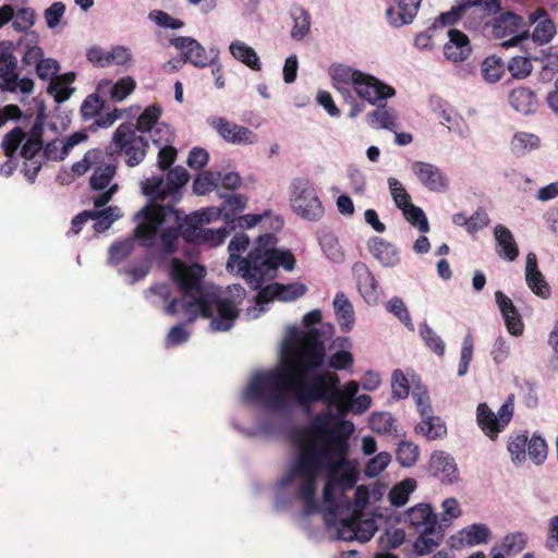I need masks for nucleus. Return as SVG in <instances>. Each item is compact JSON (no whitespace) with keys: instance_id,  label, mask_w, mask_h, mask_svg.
<instances>
[{"instance_id":"obj_14","label":"nucleus","mask_w":558,"mask_h":558,"mask_svg":"<svg viewBox=\"0 0 558 558\" xmlns=\"http://www.w3.org/2000/svg\"><path fill=\"white\" fill-rule=\"evenodd\" d=\"M0 80L1 88L7 92H21L29 95L34 90V81L28 77L19 78L17 60L12 53L0 56Z\"/></svg>"},{"instance_id":"obj_26","label":"nucleus","mask_w":558,"mask_h":558,"mask_svg":"<svg viewBox=\"0 0 558 558\" xmlns=\"http://www.w3.org/2000/svg\"><path fill=\"white\" fill-rule=\"evenodd\" d=\"M508 104L517 113L529 117L539 109V99L534 90L525 86L511 89L508 94Z\"/></svg>"},{"instance_id":"obj_55","label":"nucleus","mask_w":558,"mask_h":558,"mask_svg":"<svg viewBox=\"0 0 558 558\" xmlns=\"http://www.w3.org/2000/svg\"><path fill=\"white\" fill-rule=\"evenodd\" d=\"M397 461L404 468L413 466L420 457L418 447L408 440H402L399 442L397 448Z\"/></svg>"},{"instance_id":"obj_59","label":"nucleus","mask_w":558,"mask_h":558,"mask_svg":"<svg viewBox=\"0 0 558 558\" xmlns=\"http://www.w3.org/2000/svg\"><path fill=\"white\" fill-rule=\"evenodd\" d=\"M389 194L397 208H402L403 205L411 202V196L405 190L403 183L395 177L387 179Z\"/></svg>"},{"instance_id":"obj_16","label":"nucleus","mask_w":558,"mask_h":558,"mask_svg":"<svg viewBox=\"0 0 558 558\" xmlns=\"http://www.w3.org/2000/svg\"><path fill=\"white\" fill-rule=\"evenodd\" d=\"M352 274L362 299L371 306L377 305L383 291L373 271L364 263L359 262L353 265Z\"/></svg>"},{"instance_id":"obj_23","label":"nucleus","mask_w":558,"mask_h":558,"mask_svg":"<svg viewBox=\"0 0 558 558\" xmlns=\"http://www.w3.org/2000/svg\"><path fill=\"white\" fill-rule=\"evenodd\" d=\"M404 523L415 530H436L438 515L428 502H418L404 512Z\"/></svg>"},{"instance_id":"obj_37","label":"nucleus","mask_w":558,"mask_h":558,"mask_svg":"<svg viewBox=\"0 0 558 558\" xmlns=\"http://www.w3.org/2000/svg\"><path fill=\"white\" fill-rule=\"evenodd\" d=\"M421 417V422L415 426L416 434L424 436L428 440L441 439L446 436L447 427L439 416H435L430 412L429 415H422Z\"/></svg>"},{"instance_id":"obj_43","label":"nucleus","mask_w":558,"mask_h":558,"mask_svg":"<svg viewBox=\"0 0 558 558\" xmlns=\"http://www.w3.org/2000/svg\"><path fill=\"white\" fill-rule=\"evenodd\" d=\"M462 514L463 510L460 501L456 497H447L440 504L437 524H439V527H450Z\"/></svg>"},{"instance_id":"obj_31","label":"nucleus","mask_w":558,"mask_h":558,"mask_svg":"<svg viewBox=\"0 0 558 558\" xmlns=\"http://www.w3.org/2000/svg\"><path fill=\"white\" fill-rule=\"evenodd\" d=\"M525 281L531 291L546 300L550 296V288L543 274L537 267V259L534 253H529L525 257Z\"/></svg>"},{"instance_id":"obj_2","label":"nucleus","mask_w":558,"mask_h":558,"mask_svg":"<svg viewBox=\"0 0 558 558\" xmlns=\"http://www.w3.org/2000/svg\"><path fill=\"white\" fill-rule=\"evenodd\" d=\"M355 481L356 473L352 468L318 471L306 495L291 476V470H286L277 483V490L301 500L306 513L320 512L331 538L366 543L377 531L376 521L361 513H349L351 502L343 495Z\"/></svg>"},{"instance_id":"obj_47","label":"nucleus","mask_w":558,"mask_h":558,"mask_svg":"<svg viewBox=\"0 0 558 558\" xmlns=\"http://www.w3.org/2000/svg\"><path fill=\"white\" fill-rule=\"evenodd\" d=\"M527 440L529 437L525 434L511 435L508 438L507 450L515 465H522L526 461Z\"/></svg>"},{"instance_id":"obj_40","label":"nucleus","mask_w":558,"mask_h":558,"mask_svg":"<svg viewBox=\"0 0 558 558\" xmlns=\"http://www.w3.org/2000/svg\"><path fill=\"white\" fill-rule=\"evenodd\" d=\"M75 80L74 72H68L61 75H57L50 81L48 86V93L59 104L68 100L74 93V88L71 86Z\"/></svg>"},{"instance_id":"obj_64","label":"nucleus","mask_w":558,"mask_h":558,"mask_svg":"<svg viewBox=\"0 0 558 558\" xmlns=\"http://www.w3.org/2000/svg\"><path fill=\"white\" fill-rule=\"evenodd\" d=\"M107 98L104 94H100L97 89L95 94L89 95L81 106V112L84 118H92L96 116L104 107Z\"/></svg>"},{"instance_id":"obj_7","label":"nucleus","mask_w":558,"mask_h":558,"mask_svg":"<svg viewBox=\"0 0 558 558\" xmlns=\"http://www.w3.org/2000/svg\"><path fill=\"white\" fill-rule=\"evenodd\" d=\"M289 205L295 216L306 221H319L325 215V207L317 189L305 177H298L291 181Z\"/></svg>"},{"instance_id":"obj_27","label":"nucleus","mask_w":558,"mask_h":558,"mask_svg":"<svg viewBox=\"0 0 558 558\" xmlns=\"http://www.w3.org/2000/svg\"><path fill=\"white\" fill-rule=\"evenodd\" d=\"M306 292V284L300 281L288 284L274 282L260 289V300L277 299L281 302H292L302 298Z\"/></svg>"},{"instance_id":"obj_9","label":"nucleus","mask_w":558,"mask_h":558,"mask_svg":"<svg viewBox=\"0 0 558 558\" xmlns=\"http://www.w3.org/2000/svg\"><path fill=\"white\" fill-rule=\"evenodd\" d=\"M514 412L513 397L510 396L495 413L486 403H480L476 408V423L482 432L492 440L510 423Z\"/></svg>"},{"instance_id":"obj_3","label":"nucleus","mask_w":558,"mask_h":558,"mask_svg":"<svg viewBox=\"0 0 558 558\" xmlns=\"http://www.w3.org/2000/svg\"><path fill=\"white\" fill-rule=\"evenodd\" d=\"M172 280L182 293L181 302L170 301L165 313L175 315L183 313L189 322L198 317H210L209 327L214 331L230 330L239 316V306L246 296L240 284L229 286L219 291L214 286H204L205 268L198 264L187 265L173 258L169 268Z\"/></svg>"},{"instance_id":"obj_32","label":"nucleus","mask_w":558,"mask_h":558,"mask_svg":"<svg viewBox=\"0 0 558 558\" xmlns=\"http://www.w3.org/2000/svg\"><path fill=\"white\" fill-rule=\"evenodd\" d=\"M530 24L534 26L532 39L538 45L548 44L556 34L555 23L548 17L545 10L538 9L529 16Z\"/></svg>"},{"instance_id":"obj_38","label":"nucleus","mask_w":558,"mask_h":558,"mask_svg":"<svg viewBox=\"0 0 558 558\" xmlns=\"http://www.w3.org/2000/svg\"><path fill=\"white\" fill-rule=\"evenodd\" d=\"M44 122L40 117H37L29 135L22 146L21 155L26 160L32 161L33 158L44 148Z\"/></svg>"},{"instance_id":"obj_22","label":"nucleus","mask_w":558,"mask_h":558,"mask_svg":"<svg viewBox=\"0 0 558 558\" xmlns=\"http://www.w3.org/2000/svg\"><path fill=\"white\" fill-rule=\"evenodd\" d=\"M495 302L502 316L507 331L513 337H521L524 332V323L512 300L504 292H495Z\"/></svg>"},{"instance_id":"obj_54","label":"nucleus","mask_w":558,"mask_h":558,"mask_svg":"<svg viewBox=\"0 0 558 558\" xmlns=\"http://www.w3.org/2000/svg\"><path fill=\"white\" fill-rule=\"evenodd\" d=\"M319 243L326 257L332 263H342L344 260V252L335 234L325 233L320 238Z\"/></svg>"},{"instance_id":"obj_48","label":"nucleus","mask_w":558,"mask_h":558,"mask_svg":"<svg viewBox=\"0 0 558 558\" xmlns=\"http://www.w3.org/2000/svg\"><path fill=\"white\" fill-rule=\"evenodd\" d=\"M133 62V53L129 47L117 45L107 49L106 68L117 65L126 70L132 66Z\"/></svg>"},{"instance_id":"obj_63","label":"nucleus","mask_w":558,"mask_h":558,"mask_svg":"<svg viewBox=\"0 0 558 558\" xmlns=\"http://www.w3.org/2000/svg\"><path fill=\"white\" fill-rule=\"evenodd\" d=\"M532 61L526 57H514L508 63V71L512 77L523 80L532 72Z\"/></svg>"},{"instance_id":"obj_35","label":"nucleus","mask_w":558,"mask_h":558,"mask_svg":"<svg viewBox=\"0 0 558 558\" xmlns=\"http://www.w3.org/2000/svg\"><path fill=\"white\" fill-rule=\"evenodd\" d=\"M494 236L498 255L507 262H513L519 255V248L512 232L504 225H497L494 228Z\"/></svg>"},{"instance_id":"obj_21","label":"nucleus","mask_w":558,"mask_h":558,"mask_svg":"<svg viewBox=\"0 0 558 558\" xmlns=\"http://www.w3.org/2000/svg\"><path fill=\"white\" fill-rule=\"evenodd\" d=\"M448 40L444 45V56L452 63L466 61L472 54L469 37L459 29L450 28L447 32Z\"/></svg>"},{"instance_id":"obj_28","label":"nucleus","mask_w":558,"mask_h":558,"mask_svg":"<svg viewBox=\"0 0 558 558\" xmlns=\"http://www.w3.org/2000/svg\"><path fill=\"white\" fill-rule=\"evenodd\" d=\"M353 344L348 337L336 338L330 345L328 366L335 371L349 369L354 363Z\"/></svg>"},{"instance_id":"obj_4","label":"nucleus","mask_w":558,"mask_h":558,"mask_svg":"<svg viewBox=\"0 0 558 558\" xmlns=\"http://www.w3.org/2000/svg\"><path fill=\"white\" fill-rule=\"evenodd\" d=\"M250 238L243 232L232 236L228 244L226 268L230 274L242 278L253 290H259L265 281L277 278L279 267L292 271L295 258L290 250L277 246V238L271 233L259 235L246 256Z\"/></svg>"},{"instance_id":"obj_15","label":"nucleus","mask_w":558,"mask_h":558,"mask_svg":"<svg viewBox=\"0 0 558 558\" xmlns=\"http://www.w3.org/2000/svg\"><path fill=\"white\" fill-rule=\"evenodd\" d=\"M411 171L417 182L430 192L445 193L449 187L447 174L435 163L416 160L411 163Z\"/></svg>"},{"instance_id":"obj_10","label":"nucleus","mask_w":558,"mask_h":558,"mask_svg":"<svg viewBox=\"0 0 558 558\" xmlns=\"http://www.w3.org/2000/svg\"><path fill=\"white\" fill-rule=\"evenodd\" d=\"M206 122L229 145L245 147L259 143V136L254 130L223 117H209Z\"/></svg>"},{"instance_id":"obj_61","label":"nucleus","mask_w":558,"mask_h":558,"mask_svg":"<svg viewBox=\"0 0 558 558\" xmlns=\"http://www.w3.org/2000/svg\"><path fill=\"white\" fill-rule=\"evenodd\" d=\"M390 462V453L381 451L366 463L364 474L369 478L376 477L387 469Z\"/></svg>"},{"instance_id":"obj_45","label":"nucleus","mask_w":558,"mask_h":558,"mask_svg":"<svg viewBox=\"0 0 558 558\" xmlns=\"http://www.w3.org/2000/svg\"><path fill=\"white\" fill-rule=\"evenodd\" d=\"M333 308L339 325L344 330H350L354 322L353 306L343 293H337L333 300Z\"/></svg>"},{"instance_id":"obj_25","label":"nucleus","mask_w":558,"mask_h":558,"mask_svg":"<svg viewBox=\"0 0 558 558\" xmlns=\"http://www.w3.org/2000/svg\"><path fill=\"white\" fill-rule=\"evenodd\" d=\"M432 475L444 484H453L459 480V472L454 459L445 451H435L429 459Z\"/></svg>"},{"instance_id":"obj_12","label":"nucleus","mask_w":558,"mask_h":558,"mask_svg":"<svg viewBox=\"0 0 558 558\" xmlns=\"http://www.w3.org/2000/svg\"><path fill=\"white\" fill-rule=\"evenodd\" d=\"M112 141L118 149L125 153L129 166L134 167L143 161L148 142L143 135H137L131 124L119 125L113 133Z\"/></svg>"},{"instance_id":"obj_60","label":"nucleus","mask_w":558,"mask_h":558,"mask_svg":"<svg viewBox=\"0 0 558 558\" xmlns=\"http://www.w3.org/2000/svg\"><path fill=\"white\" fill-rule=\"evenodd\" d=\"M100 159H108V157L101 150L92 149L84 155L82 160L72 166V171L76 175H82L89 169L95 168L100 162Z\"/></svg>"},{"instance_id":"obj_39","label":"nucleus","mask_w":558,"mask_h":558,"mask_svg":"<svg viewBox=\"0 0 558 558\" xmlns=\"http://www.w3.org/2000/svg\"><path fill=\"white\" fill-rule=\"evenodd\" d=\"M509 145L513 154L524 156L541 147V138L535 133L518 131L512 135Z\"/></svg>"},{"instance_id":"obj_8","label":"nucleus","mask_w":558,"mask_h":558,"mask_svg":"<svg viewBox=\"0 0 558 558\" xmlns=\"http://www.w3.org/2000/svg\"><path fill=\"white\" fill-rule=\"evenodd\" d=\"M189 179V173L183 167H175L168 172L166 180L153 177L143 181L142 191L151 199L177 201L180 197V190Z\"/></svg>"},{"instance_id":"obj_5","label":"nucleus","mask_w":558,"mask_h":558,"mask_svg":"<svg viewBox=\"0 0 558 558\" xmlns=\"http://www.w3.org/2000/svg\"><path fill=\"white\" fill-rule=\"evenodd\" d=\"M135 236L144 246H153L159 234V248L165 253H173L177 248L179 232L182 229L194 231L203 229L202 226L222 219L226 223L232 222L231 214H223V208L210 206L193 211L184 219L170 206L147 205L135 217Z\"/></svg>"},{"instance_id":"obj_53","label":"nucleus","mask_w":558,"mask_h":558,"mask_svg":"<svg viewBox=\"0 0 558 558\" xmlns=\"http://www.w3.org/2000/svg\"><path fill=\"white\" fill-rule=\"evenodd\" d=\"M93 220V228L96 232L100 233L109 229V227L121 217V211L118 207H108L100 211H90Z\"/></svg>"},{"instance_id":"obj_18","label":"nucleus","mask_w":558,"mask_h":558,"mask_svg":"<svg viewBox=\"0 0 558 558\" xmlns=\"http://www.w3.org/2000/svg\"><path fill=\"white\" fill-rule=\"evenodd\" d=\"M493 533L485 523L469 524L449 537L450 546L454 549L485 545L490 542Z\"/></svg>"},{"instance_id":"obj_41","label":"nucleus","mask_w":558,"mask_h":558,"mask_svg":"<svg viewBox=\"0 0 558 558\" xmlns=\"http://www.w3.org/2000/svg\"><path fill=\"white\" fill-rule=\"evenodd\" d=\"M290 17L293 21L290 32L291 38L296 41L303 40L311 29L310 13L302 7H293L290 10Z\"/></svg>"},{"instance_id":"obj_62","label":"nucleus","mask_w":558,"mask_h":558,"mask_svg":"<svg viewBox=\"0 0 558 558\" xmlns=\"http://www.w3.org/2000/svg\"><path fill=\"white\" fill-rule=\"evenodd\" d=\"M420 336L425 344L437 355H444L445 343L442 339L426 324L420 326Z\"/></svg>"},{"instance_id":"obj_13","label":"nucleus","mask_w":558,"mask_h":558,"mask_svg":"<svg viewBox=\"0 0 558 558\" xmlns=\"http://www.w3.org/2000/svg\"><path fill=\"white\" fill-rule=\"evenodd\" d=\"M171 45L181 52L185 62H190L196 68H206L216 63L219 58V50L217 48L207 50L192 37H175L171 39Z\"/></svg>"},{"instance_id":"obj_57","label":"nucleus","mask_w":558,"mask_h":558,"mask_svg":"<svg viewBox=\"0 0 558 558\" xmlns=\"http://www.w3.org/2000/svg\"><path fill=\"white\" fill-rule=\"evenodd\" d=\"M386 310L398 318L408 329L413 330L414 325L410 315V312L399 296L391 298L385 305Z\"/></svg>"},{"instance_id":"obj_30","label":"nucleus","mask_w":558,"mask_h":558,"mask_svg":"<svg viewBox=\"0 0 558 558\" xmlns=\"http://www.w3.org/2000/svg\"><path fill=\"white\" fill-rule=\"evenodd\" d=\"M86 140L87 134L84 131L75 132L65 140H51L44 147V155L49 160H62L70 154L73 147L84 143Z\"/></svg>"},{"instance_id":"obj_20","label":"nucleus","mask_w":558,"mask_h":558,"mask_svg":"<svg viewBox=\"0 0 558 558\" xmlns=\"http://www.w3.org/2000/svg\"><path fill=\"white\" fill-rule=\"evenodd\" d=\"M367 248L384 268H395L401 264V250L383 238H371L367 242Z\"/></svg>"},{"instance_id":"obj_29","label":"nucleus","mask_w":558,"mask_h":558,"mask_svg":"<svg viewBox=\"0 0 558 558\" xmlns=\"http://www.w3.org/2000/svg\"><path fill=\"white\" fill-rule=\"evenodd\" d=\"M420 3L421 0H399L386 11L388 23L396 28L411 24L417 14Z\"/></svg>"},{"instance_id":"obj_17","label":"nucleus","mask_w":558,"mask_h":558,"mask_svg":"<svg viewBox=\"0 0 558 558\" xmlns=\"http://www.w3.org/2000/svg\"><path fill=\"white\" fill-rule=\"evenodd\" d=\"M114 173V166L111 162L106 161V159H100V162L95 166L94 172L90 177L92 189L95 191H101L108 187L107 191L94 198V204L96 207L106 205L111 199L112 195L117 192L118 185H110Z\"/></svg>"},{"instance_id":"obj_46","label":"nucleus","mask_w":558,"mask_h":558,"mask_svg":"<svg viewBox=\"0 0 558 558\" xmlns=\"http://www.w3.org/2000/svg\"><path fill=\"white\" fill-rule=\"evenodd\" d=\"M527 537L522 532L507 534L495 548L508 557L520 554L526 546Z\"/></svg>"},{"instance_id":"obj_42","label":"nucleus","mask_w":558,"mask_h":558,"mask_svg":"<svg viewBox=\"0 0 558 558\" xmlns=\"http://www.w3.org/2000/svg\"><path fill=\"white\" fill-rule=\"evenodd\" d=\"M416 488L417 482L414 478H404L391 487L388 493V500L391 506L400 508L409 501L410 496Z\"/></svg>"},{"instance_id":"obj_52","label":"nucleus","mask_w":558,"mask_h":558,"mask_svg":"<svg viewBox=\"0 0 558 558\" xmlns=\"http://www.w3.org/2000/svg\"><path fill=\"white\" fill-rule=\"evenodd\" d=\"M369 428L377 434L397 432V421L389 412H374L368 417Z\"/></svg>"},{"instance_id":"obj_44","label":"nucleus","mask_w":558,"mask_h":558,"mask_svg":"<svg viewBox=\"0 0 558 558\" xmlns=\"http://www.w3.org/2000/svg\"><path fill=\"white\" fill-rule=\"evenodd\" d=\"M376 110H373L366 116L368 125L373 129H385L392 131L397 128V114L392 109H388L383 104L377 106Z\"/></svg>"},{"instance_id":"obj_58","label":"nucleus","mask_w":558,"mask_h":558,"mask_svg":"<svg viewBox=\"0 0 558 558\" xmlns=\"http://www.w3.org/2000/svg\"><path fill=\"white\" fill-rule=\"evenodd\" d=\"M527 456L535 464L543 463L547 458V444L539 435H532L527 440Z\"/></svg>"},{"instance_id":"obj_33","label":"nucleus","mask_w":558,"mask_h":558,"mask_svg":"<svg viewBox=\"0 0 558 558\" xmlns=\"http://www.w3.org/2000/svg\"><path fill=\"white\" fill-rule=\"evenodd\" d=\"M228 51L238 62L246 65L253 71L262 69V61L257 51L242 39H233L229 43Z\"/></svg>"},{"instance_id":"obj_24","label":"nucleus","mask_w":558,"mask_h":558,"mask_svg":"<svg viewBox=\"0 0 558 558\" xmlns=\"http://www.w3.org/2000/svg\"><path fill=\"white\" fill-rule=\"evenodd\" d=\"M136 81L132 76H122L116 82L110 78H101L97 82V90L104 97L116 102L125 100L136 88Z\"/></svg>"},{"instance_id":"obj_49","label":"nucleus","mask_w":558,"mask_h":558,"mask_svg":"<svg viewBox=\"0 0 558 558\" xmlns=\"http://www.w3.org/2000/svg\"><path fill=\"white\" fill-rule=\"evenodd\" d=\"M402 211L404 219L412 226L418 229L422 233L429 231L428 219L422 208L415 206L412 202L399 208Z\"/></svg>"},{"instance_id":"obj_19","label":"nucleus","mask_w":558,"mask_h":558,"mask_svg":"<svg viewBox=\"0 0 558 558\" xmlns=\"http://www.w3.org/2000/svg\"><path fill=\"white\" fill-rule=\"evenodd\" d=\"M320 319H322V312L319 310H314V311L306 313L303 317V324L306 327V330H301L300 328H298L295 326L288 327L286 330L284 338L281 342L279 361H278L277 365L275 367L270 368L269 371H275L280 366V364L283 361L284 351H290V352H292L294 350L296 351V349H298L296 340L295 339L289 340L290 331H292L293 329L298 331V333H299L298 336H300V337H305L307 333H310L312 331L317 332V341L322 345L323 350L325 351L324 344L320 341V332L317 329L312 328V326L318 324L320 322Z\"/></svg>"},{"instance_id":"obj_50","label":"nucleus","mask_w":558,"mask_h":558,"mask_svg":"<svg viewBox=\"0 0 558 558\" xmlns=\"http://www.w3.org/2000/svg\"><path fill=\"white\" fill-rule=\"evenodd\" d=\"M442 535L436 533L435 530H423L418 537L414 541L413 549L415 554L424 556L433 551L441 543Z\"/></svg>"},{"instance_id":"obj_1","label":"nucleus","mask_w":558,"mask_h":558,"mask_svg":"<svg viewBox=\"0 0 558 558\" xmlns=\"http://www.w3.org/2000/svg\"><path fill=\"white\" fill-rule=\"evenodd\" d=\"M298 335L294 329L289 335V340H296V351H284L283 361L275 371L252 373L242 395L247 403L279 414L289 413L295 403L307 405L316 401L337 409L338 413L327 409L317 414L290 436L293 452L287 470L307 495L318 471L350 468L348 440L355 426L344 416L349 412L364 413L371 408L372 398L357 396L359 384L354 380L338 388L340 378L336 373L317 372L324 362L317 332Z\"/></svg>"},{"instance_id":"obj_56","label":"nucleus","mask_w":558,"mask_h":558,"mask_svg":"<svg viewBox=\"0 0 558 558\" xmlns=\"http://www.w3.org/2000/svg\"><path fill=\"white\" fill-rule=\"evenodd\" d=\"M219 185V172L205 171L198 174L193 182V191L197 195H206Z\"/></svg>"},{"instance_id":"obj_36","label":"nucleus","mask_w":558,"mask_h":558,"mask_svg":"<svg viewBox=\"0 0 558 558\" xmlns=\"http://www.w3.org/2000/svg\"><path fill=\"white\" fill-rule=\"evenodd\" d=\"M421 384L418 376L412 371L395 369L391 375V393L396 399H405L410 395V388Z\"/></svg>"},{"instance_id":"obj_51","label":"nucleus","mask_w":558,"mask_h":558,"mask_svg":"<svg viewBox=\"0 0 558 558\" xmlns=\"http://www.w3.org/2000/svg\"><path fill=\"white\" fill-rule=\"evenodd\" d=\"M504 73L505 65L502 60L498 57H487L481 64L482 77L488 84H494L500 81Z\"/></svg>"},{"instance_id":"obj_11","label":"nucleus","mask_w":558,"mask_h":558,"mask_svg":"<svg viewBox=\"0 0 558 558\" xmlns=\"http://www.w3.org/2000/svg\"><path fill=\"white\" fill-rule=\"evenodd\" d=\"M493 35L504 48L517 46L527 39L530 32L523 19L512 12L499 15L493 25Z\"/></svg>"},{"instance_id":"obj_34","label":"nucleus","mask_w":558,"mask_h":558,"mask_svg":"<svg viewBox=\"0 0 558 558\" xmlns=\"http://www.w3.org/2000/svg\"><path fill=\"white\" fill-rule=\"evenodd\" d=\"M182 234L187 241H195L197 244L207 245L209 247H217L223 244L229 234V231L226 227L217 229L204 228L194 231L183 229Z\"/></svg>"},{"instance_id":"obj_6","label":"nucleus","mask_w":558,"mask_h":558,"mask_svg":"<svg viewBox=\"0 0 558 558\" xmlns=\"http://www.w3.org/2000/svg\"><path fill=\"white\" fill-rule=\"evenodd\" d=\"M332 87L343 102L350 107L348 117L356 118L364 111V100L373 106L395 97L396 89L378 77L343 63H333L328 69Z\"/></svg>"}]
</instances>
